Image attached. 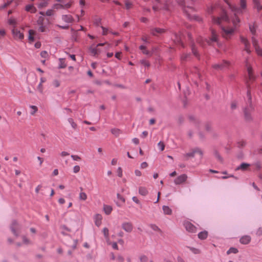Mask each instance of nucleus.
I'll return each instance as SVG.
<instances>
[{
	"instance_id": "6e6552de",
	"label": "nucleus",
	"mask_w": 262,
	"mask_h": 262,
	"mask_svg": "<svg viewBox=\"0 0 262 262\" xmlns=\"http://www.w3.org/2000/svg\"><path fill=\"white\" fill-rule=\"evenodd\" d=\"M252 41L253 46H254L257 54L262 56V49L258 46V41L257 39L255 37H252Z\"/></svg>"
},
{
	"instance_id": "393cba45",
	"label": "nucleus",
	"mask_w": 262,
	"mask_h": 262,
	"mask_svg": "<svg viewBox=\"0 0 262 262\" xmlns=\"http://www.w3.org/2000/svg\"><path fill=\"white\" fill-rule=\"evenodd\" d=\"M37 24L39 26L46 25L45 18L42 16H39L37 20Z\"/></svg>"
},
{
	"instance_id": "6ab92c4d",
	"label": "nucleus",
	"mask_w": 262,
	"mask_h": 262,
	"mask_svg": "<svg viewBox=\"0 0 262 262\" xmlns=\"http://www.w3.org/2000/svg\"><path fill=\"white\" fill-rule=\"evenodd\" d=\"M211 40L212 41L216 42L217 41V35L215 31L212 29H211Z\"/></svg>"
},
{
	"instance_id": "7c9ffc66",
	"label": "nucleus",
	"mask_w": 262,
	"mask_h": 262,
	"mask_svg": "<svg viewBox=\"0 0 262 262\" xmlns=\"http://www.w3.org/2000/svg\"><path fill=\"white\" fill-rule=\"evenodd\" d=\"M79 199L80 200L85 201L87 199V195L85 192H81L79 193Z\"/></svg>"
},
{
	"instance_id": "09e8293b",
	"label": "nucleus",
	"mask_w": 262,
	"mask_h": 262,
	"mask_svg": "<svg viewBox=\"0 0 262 262\" xmlns=\"http://www.w3.org/2000/svg\"><path fill=\"white\" fill-rule=\"evenodd\" d=\"M237 107V103L236 101H234L231 102V108L232 110H235Z\"/></svg>"
},
{
	"instance_id": "e2e57ef3",
	"label": "nucleus",
	"mask_w": 262,
	"mask_h": 262,
	"mask_svg": "<svg viewBox=\"0 0 262 262\" xmlns=\"http://www.w3.org/2000/svg\"><path fill=\"white\" fill-rule=\"evenodd\" d=\"M23 241L24 243L26 244H30V241L26 236H24L23 237Z\"/></svg>"
},
{
	"instance_id": "dca6fc26",
	"label": "nucleus",
	"mask_w": 262,
	"mask_h": 262,
	"mask_svg": "<svg viewBox=\"0 0 262 262\" xmlns=\"http://www.w3.org/2000/svg\"><path fill=\"white\" fill-rule=\"evenodd\" d=\"M250 166V164L246 163H242L239 166H238L237 167H236V170H246L247 168Z\"/></svg>"
},
{
	"instance_id": "37998d69",
	"label": "nucleus",
	"mask_w": 262,
	"mask_h": 262,
	"mask_svg": "<svg viewBox=\"0 0 262 262\" xmlns=\"http://www.w3.org/2000/svg\"><path fill=\"white\" fill-rule=\"evenodd\" d=\"M158 146L159 147V149H160L161 151H163L164 149L165 145L161 141H160V142H159L158 143Z\"/></svg>"
},
{
	"instance_id": "6e6d98bb",
	"label": "nucleus",
	"mask_w": 262,
	"mask_h": 262,
	"mask_svg": "<svg viewBox=\"0 0 262 262\" xmlns=\"http://www.w3.org/2000/svg\"><path fill=\"white\" fill-rule=\"evenodd\" d=\"M53 85L55 87L57 88L60 85V82L57 80H54L53 82Z\"/></svg>"
},
{
	"instance_id": "e433bc0d",
	"label": "nucleus",
	"mask_w": 262,
	"mask_h": 262,
	"mask_svg": "<svg viewBox=\"0 0 262 262\" xmlns=\"http://www.w3.org/2000/svg\"><path fill=\"white\" fill-rule=\"evenodd\" d=\"M89 50L91 54L93 56H95L97 54V50L96 48L91 47Z\"/></svg>"
},
{
	"instance_id": "72a5a7b5",
	"label": "nucleus",
	"mask_w": 262,
	"mask_h": 262,
	"mask_svg": "<svg viewBox=\"0 0 262 262\" xmlns=\"http://www.w3.org/2000/svg\"><path fill=\"white\" fill-rule=\"evenodd\" d=\"M67 66L66 64L64 63L63 59H60V64H59L58 68L59 69H63L66 68Z\"/></svg>"
},
{
	"instance_id": "c85d7f7f",
	"label": "nucleus",
	"mask_w": 262,
	"mask_h": 262,
	"mask_svg": "<svg viewBox=\"0 0 262 262\" xmlns=\"http://www.w3.org/2000/svg\"><path fill=\"white\" fill-rule=\"evenodd\" d=\"M68 121L69 122V123L71 125L73 129H75L77 128V124L74 121V120L72 118H68Z\"/></svg>"
},
{
	"instance_id": "f704fd0d",
	"label": "nucleus",
	"mask_w": 262,
	"mask_h": 262,
	"mask_svg": "<svg viewBox=\"0 0 262 262\" xmlns=\"http://www.w3.org/2000/svg\"><path fill=\"white\" fill-rule=\"evenodd\" d=\"M150 228L154 231L161 232V229L155 224H151L150 225Z\"/></svg>"
},
{
	"instance_id": "f03ea898",
	"label": "nucleus",
	"mask_w": 262,
	"mask_h": 262,
	"mask_svg": "<svg viewBox=\"0 0 262 262\" xmlns=\"http://www.w3.org/2000/svg\"><path fill=\"white\" fill-rule=\"evenodd\" d=\"M246 0H240V7H233L231 8L232 11L234 12V16L232 19V23L235 27H236L240 22L239 18L237 17V14H242L246 9Z\"/></svg>"
},
{
	"instance_id": "2f4dec72",
	"label": "nucleus",
	"mask_w": 262,
	"mask_h": 262,
	"mask_svg": "<svg viewBox=\"0 0 262 262\" xmlns=\"http://www.w3.org/2000/svg\"><path fill=\"white\" fill-rule=\"evenodd\" d=\"M214 155L215 157L217 158V159L220 161L221 162H222L223 161V159L222 157L220 156L219 153L216 150H214L213 152Z\"/></svg>"
},
{
	"instance_id": "58836bf2",
	"label": "nucleus",
	"mask_w": 262,
	"mask_h": 262,
	"mask_svg": "<svg viewBox=\"0 0 262 262\" xmlns=\"http://www.w3.org/2000/svg\"><path fill=\"white\" fill-rule=\"evenodd\" d=\"M238 147L242 148L246 145V142L244 140H240L237 142Z\"/></svg>"
},
{
	"instance_id": "a18cd8bd",
	"label": "nucleus",
	"mask_w": 262,
	"mask_h": 262,
	"mask_svg": "<svg viewBox=\"0 0 262 262\" xmlns=\"http://www.w3.org/2000/svg\"><path fill=\"white\" fill-rule=\"evenodd\" d=\"M103 232L105 238L108 237V229L107 228H104L103 229Z\"/></svg>"
},
{
	"instance_id": "69168bd1",
	"label": "nucleus",
	"mask_w": 262,
	"mask_h": 262,
	"mask_svg": "<svg viewBox=\"0 0 262 262\" xmlns=\"http://www.w3.org/2000/svg\"><path fill=\"white\" fill-rule=\"evenodd\" d=\"M205 129L208 132L210 131L211 129V125L210 124H209V123H207L205 125Z\"/></svg>"
},
{
	"instance_id": "4d7b16f0",
	"label": "nucleus",
	"mask_w": 262,
	"mask_h": 262,
	"mask_svg": "<svg viewBox=\"0 0 262 262\" xmlns=\"http://www.w3.org/2000/svg\"><path fill=\"white\" fill-rule=\"evenodd\" d=\"M46 15L47 16H52L53 15V11L52 9L48 10L46 12Z\"/></svg>"
},
{
	"instance_id": "b1692460",
	"label": "nucleus",
	"mask_w": 262,
	"mask_h": 262,
	"mask_svg": "<svg viewBox=\"0 0 262 262\" xmlns=\"http://www.w3.org/2000/svg\"><path fill=\"white\" fill-rule=\"evenodd\" d=\"M25 9L27 11H31L32 13H34L36 10V8L33 5H27Z\"/></svg>"
},
{
	"instance_id": "0e129e2a",
	"label": "nucleus",
	"mask_w": 262,
	"mask_h": 262,
	"mask_svg": "<svg viewBox=\"0 0 262 262\" xmlns=\"http://www.w3.org/2000/svg\"><path fill=\"white\" fill-rule=\"evenodd\" d=\"M141 63L142 64H143L144 66H146V67H149L150 66V63L146 61V60H142L141 61Z\"/></svg>"
},
{
	"instance_id": "603ef678",
	"label": "nucleus",
	"mask_w": 262,
	"mask_h": 262,
	"mask_svg": "<svg viewBox=\"0 0 262 262\" xmlns=\"http://www.w3.org/2000/svg\"><path fill=\"white\" fill-rule=\"evenodd\" d=\"M80 166L78 165H76L73 168V172L74 173H77L80 171Z\"/></svg>"
},
{
	"instance_id": "bf43d9fd",
	"label": "nucleus",
	"mask_w": 262,
	"mask_h": 262,
	"mask_svg": "<svg viewBox=\"0 0 262 262\" xmlns=\"http://www.w3.org/2000/svg\"><path fill=\"white\" fill-rule=\"evenodd\" d=\"M11 1H8L7 3H5V4H4L2 6H1V8L2 9H4L5 8H6L7 7H8L9 5H10V4L11 3Z\"/></svg>"
},
{
	"instance_id": "ea45409f",
	"label": "nucleus",
	"mask_w": 262,
	"mask_h": 262,
	"mask_svg": "<svg viewBox=\"0 0 262 262\" xmlns=\"http://www.w3.org/2000/svg\"><path fill=\"white\" fill-rule=\"evenodd\" d=\"M249 30L253 35L255 34L256 29L254 26H252V25H249Z\"/></svg>"
},
{
	"instance_id": "39448f33",
	"label": "nucleus",
	"mask_w": 262,
	"mask_h": 262,
	"mask_svg": "<svg viewBox=\"0 0 262 262\" xmlns=\"http://www.w3.org/2000/svg\"><path fill=\"white\" fill-rule=\"evenodd\" d=\"M221 19L226 21H229L228 16L226 12H223L222 15H221V16L220 17H212L213 22L214 24H218V25L220 24Z\"/></svg>"
},
{
	"instance_id": "f3484780",
	"label": "nucleus",
	"mask_w": 262,
	"mask_h": 262,
	"mask_svg": "<svg viewBox=\"0 0 262 262\" xmlns=\"http://www.w3.org/2000/svg\"><path fill=\"white\" fill-rule=\"evenodd\" d=\"M148 190L147 189L144 187H140L139 188V193L145 196L148 194Z\"/></svg>"
},
{
	"instance_id": "680f3d73",
	"label": "nucleus",
	"mask_w": 262,
	"mask_h": 262,
	"mask_svg": "<svg viewBox=\"0 0 262 262\" xmlns=\"http://www.w3.org/2000/svg\"><path fill=\"white\" fill-rule=\"evenodd\" d=\"M256 234L260 236H261L262 235V227H259L257 231H256Z\"/></svg>"
},
{
	"instance_id": "8fccbe9b",
	"label": "nucleus",
	"mask_w": 262,
	"mask_h": 262,
	"mask_svg": "<svg viewBox=\"0 0 262 262\" xmlns=\"http://www.w3.org/2000/svg\"><path fill=\"white\" fill-rule=\"evenodd\" d=\"M117 197L118 199H119L122 202V203H124L125 202V199L122 196H121L119 193H118L117 194Z\"/></svg>"
},
{
	"instance_id": "bb28decb",
	"label": "nucleus",
	"mask_w": 262,
	"mask_h": 262,
	"mask_svg": "<svg viewBox=\"0 0 262 262\" xmlns=\"http://www.w3.org/2000/svg\"><path fill=\"white\" fill-rule=\"evenodd\" d=\"M222 30L223 31V32L225 33V35H230V34H232V33L234 32L233 29H226L224 28H223Z\"/></svg>"
},
{
	"instance_id": "9d476101",
	"label": "nucleus",
	"mask_w": 262,
	"mask_h": 262,
	"mask_svg": "<svg viewBox=\"0 0 262 262\" xmlns=\"http://www.w3.org/2000/svg\"><path fill=\"white\" fill-rule=\"evenodd\" d=\"M246 67H247V70L248 72V77L249 80H253L254 79L255 77L253 74L252 73V68L251 66L248 65V61H246Z\"/></svg>"
},
{
	"instance_id": "ddd939ff",
	"label": "nucleus",
	"mask_w": 262,
	"mask_h": 262,
	"mask_svg": "<svg viewBox=\"0 0 262 262\" xmlns=\"http://www.w3.org/2000/svg\"><path fill=\"white\" fill-rule=\"evenodd\" d=\"M251 237L249 235H245L242 236L240 239L239 242L241 244L246 245L250 243L251 241Z\"/></svg>"
},
{
	"instance_id": "7ed1b4c3",
	"label": "nucleus",
	"mask_w": 262,
	"mask_h": 262,
	"mask_svg": "<svg viewBox=\"0 0 262 262\" xmlns=\"http://www.w3.org/2000/svg\"><path fill=\"white\" fill-rule=\"evenodd\" d=\"M195 154H198L200 156V159H202L203 156V151L199 147H195L191 150L190 152L186 153L184 156L187 157H194Z\"/></svg>"
},
{
	"instance_id": "cd10ccee",
	"label": "nucleus",
	"mask_w": 262,
	"mask_h": 262,
	"mask_svg": "<svg viewBox=\"0 0 262 262\" xmlns=\"http://www.w3.org/2000/svg\"><path fill=\"white\" fill-rule=\"evenodd\" d=\"M190 57V54L184 53L181 57L182 61H184L187 60Z\"/></svg>"
},
{
	"instance_id": "3c124183",
	"label": "nucleus",
	"mask_w": 262,
	"mask_h": 262,
	"mask_svg": "<svg viewBox=\"0 0 262 262\" xmlns=\"http://www.w3.org/2000/svg\"><path fill=\"white\" fill-rule=\"evenodd\" d=\"M245 45V50L248 53H250V50L249 49L250 44L249 42H248L247 43L244 45Z\"/></svg>"
},
{
	"instance_id": "9b49d317",
	"label": "nucleus",
	"mask_w": 262,
	"mask_h": 262,
	"mask_svg": "<svg viewBox=\"0 0 262 262\" xmlns=\"http://www.w3.org/2000/svg\"><path fill=\"white\" fill-rule=\"evenodd\" d=\"M12 32L15 39H19L21 40L24 38V34L17 29H13Z\"/></svg>"
},
{
	"instance_id": "2eb2a0df",
	"label": "nucleus",
	"mask_w": 262,
	"mask_h": 262,
	"mask_svg": "<svg viewBox=\"0 0 262 262\" xmlns=\"http://www.w3.org/2000/svg\"><path fill=\"white\" fill-rule=\"evenodd\" d=\"M164 32V29L158 28L153 29L151 31V33L153 35H157V34H162Z\"/></svg>"
},
{
	"instance_id": "4be33fe9",
	"label": "nucleus",
	"mask_w": 262,
	"mask_h": 262,
	"mask_svg": "<svg viewBox=\"0 0 262 262\" xmlns=\"http://www.w3.org/2000/svg\"><path fill=\"white\" fill-rule=\"evenodd\" d=\"M191 50L193 54L197 58H199L200 55L197 51L196 47L194 43L191 45Z\"/></svg>"
},
{
	"instance_id": "5fc2aeb1",
	"label": "nucleus",
	"mask_w": 262,
	"mask_h": 262,
	"mask_svg": "<svg viewBox=\"0 0 262 262\" xmlns=\"http://www.w3.org/2000/svg\"><path fill=\"white\" fill-rule=\"evenodd\" d=\"M177 2L179 5L183 7V9L185 8V7H184L185 4L184 0H177Z\"/></svg>"
},
{
	"instance_id": "c756f323",
	"label": "nucleus",
	"mask_w": 262,
	"mask_h": 262,
	"mask_svg": "<svg viewBox=\"0 0 262 262\" xmlns=\"http://www.w3.org/2000/svg\"><path fill=\"white\" fill-rule=\"evenodd\" d=\"M111 133L115 136L118 137L120 134L121 131L119 129L115 128L111 129Z\"/></svg>"
},
{
	"instance_id": "a878e982",
	"label": "nucleus",
	"mask_w": 262,
	"mask_h": 262,
	"mask_svg": "<svg viewBox=\"0 0 262 262\" xmlns=\"http://www.w3.org/2000/svg\"><path fill=\"white\" fill-rule=\"evenodd\" d=\"M238 252V250L237 248L234 247H231L229 248V249L227 251V254L228 255L231 254V253H237Z\"/></svg>"
},
{
	"instance_id": "a19ab883",
	"label": "nucleus",
	"mask_w": 262,
	"mask_h": 262,
	"mask_svg": "<svg viewBox=\"0 0 262 262\" xmlns=\"http://www.w3.org/2000/svg\"><path fill=\"white\" fill-rule=\"evenodd\" d=\"M30 107L32 109V111L30 112V114L32 115H33L37 111V107L34 105H30Z\"/></svg>"
},
{
	"instance_id": "de8ad7c7",
	"label": "nucleus",
	"mask_w": 262,
	"mask_h": 262,
	"mask_svg": "<svg viewBox=\"0 0 262 262\" xmlns=\"http://www.w3.org/2000/svg\"><path fill=\"white\" fill-rule=\"evenodd\" d=\"M101 18H96L94 20V24L97 26H99L100 24H101Z\"/></svg>"
},
{
	"instance_id": "13d9d810",
	"label": "nucleus",
	"mask_w": 262,
	"mask_h": 262,
	"mask_svg": "<svg viewBox=\"0 0 262 262\" xmlns=\"http://www.w3.org/2000/svg\"><path fill=\"white\" fill-rule=\"evenodd\" d=\"M125 4L126 9H129L132 6V4L128 1H126Z\"/></svg>"
},
{
	"instance_id": "052dcab7",
	"label": "nucleus",
	"mask_w": 262,
	"mask_h": 262,
	"mask_svg": "<svg viewBox=\"0 0 262 262\" xmlns=\"http://www.w3.org/2000/svg\"><path fill=\"white\" fill-rule=\"evenodd\" d=\"M71 158L74 161H79L80 160V157L77 155H71Z\"/></svg>"
},
{
	"instance_id": "338daca9",
	"label": "nucleus",
	"mask_w": 262,
	"mask_h": 262,
	"mask_svg": "<svg viewBox=\"0 0 262 262\" xmlns=\"http://www.w3.org/2000/svg\"><path fill=\"white\" fill-rule=\"evenodd\" d=\"M118 176L119 177H122V169L121 167H119L118 168Z\"/></svg>"
},
{
	"instance_id": "c03bdc74",
	"label": "nucleus",
	"mask_w": 262,
	"mask_h": 262,
	"mask_svg": "<svg viewBox=\"0 0 262 262\" xmlns=\"http://www.w3.org/2000/svg\"><path fill=\"white\" fill-rule=\"evenodd\" d=\"M140 260L141 262H147L148 261V258L146 256L143 255L140 257Z\"/></svg>"
},
{
	"instance_id": "774afa93",
	"label": "nucleus",
	"mask_w": 262,
	"mask_h": 262,
	"mask_svg": "<svg viewBox=\"0 0 262 262\" xmlns=\"http://www.w3.org/2000/svg\"><path fill=\"white\" fill-rule=\"evenodd\" d=\"M148 164L146 162H143L141 164L140 167L141 168H145L147 167Z\"/></svg>"
},
{
	"instance_id": "49530a36",
	"label": "nucleus",
	"mask_w": 262,
	"mask_h": 262,
	"mask_svg": "<svg viewBox=\"0 0 262 262\" xmlns=\"http://www.w3.org/2000/svg\"><path fill=\"white\" fill-rule=\"evenodd\" d=\"M40 56L42 58H46L48 56V52L46 51H42L40 53Z\"/></svg>"
},
{
	"instance_id": "20e7f679",
	"label": "nucleus",
	"mask_w": 262,
	"mask_h": 262,
	"mask_svg": "<svg viewBox=\"0 0 262 262\" xmlns=\"http://www.w3.org/2000/svg\"><path fill=\"white\" fill-rule=\"evenodd\" d=\"M230 63L226 60H223L221 63L214 64L212 66V68L217 70H223L227 68Z\"/></svg>"
},
{
	"instance_id": "1a4fd4ad",
	"label": "nucleus",
	"mask_w": 262,
	"mask_h": 262,
	"mask_svg": "<svg viewBox=\"0 0 262 262\" xmlns=\"http://www.w3.org/2000/svg\"><path fill=\"white\" fill-rule=\"evenodd\" d=\"M121 226L122 229L127 232H131L133 229V224L130 222H124Z\"/></svg>"
},
{
	"instance_id": "0eeeda50",
	"label": "nucleus",
	"mask_w": 262,
	"mask_h": 262,
	"mask_svg": "<svg viewBox=\"0 0 262 262\" xmlns=\"http://www.w3.org/2000/svg\"><path fill=\"white\" fill-rule=\"evenodd\" d=\"M187 179V176L186 174H182L174 179V183L176 185H180L184 183Z\"/></svg>"
},
{
	"instance_id": "a211bd4d",
	"label": "nucleus",
	"mask_w": 262,
	"mask_h": 262,
	"mask_svg": "<svg viewBox=\"0 0 262 262\" xmlns=\"http://www.w3.org/2000/svg\"><path fill=\"white\" fill-rule=\"evenodd\" d=\"M162 209L165 214H171L172 210L168 206L164 205L162 207Z\"/></svg>"
},
{
	"instance_id": "5701e85b",
	"label": "nucleus",
	"mask_w": 262,
	"mask_h": 262,
	"mask_svg": "<svg viewBox=\"0 0 262 262\" xmlns=\"http://www.w3.org/2000/svg\"><path fill=\"white\" fill-rule=\"evenodd\" d=\"M102 217L100 214H97L95 216V224L97 226H100L101 223Z\"/></svg>"
},
{
	"instance_id": "f257e3e1",
	"label": "nucleus",
	"mask_w": 262,
	"mask_h": 262,
	"mask_svg": "<svg viewBox=\"0 0 262 262\" xmlns=\"http://www.w3.org/2000/svg\"><path fill=\"white\" fill-rule=\"evenodd\" d=\"M248 91L247 93V106L244 108V113L245 119L248 121H250L252 120V118L251 116V113L253 112L254 110V107L252 104V98L251 95V93L250 91V85L248 83V81H247Z\"/></svg>"
},
{
	"instance_id": "aec40b11",
	"label": "nucleus",
	"mask_w": 262,
	"mask_h": 262,
	"mask_svg": "<svg viewBox=\"0 0 262 262\" xmlns=\"http://www.w3.org/2000/svg\"><path fill=\"white\" fill-rule=\"evenodd\" d=\"M112 209V207L111 206L107 205H104L103 206L104 211L107 215H108L111 213Z\"/></svg>"
},
{
	"instance_id": "4c0bfd02",
	"label": "nucleus",
	"mask_w": 262,
	"mask_h": 262,
	"mask_svg": "<svg viewBox=\"0 0 262 262\" xmlns=\"http://www.w3.org/2000/svg\"><path fill=\"white\" fill-rule=\"evenodd\" d=\"M47 26L46 25H40L38 28V31L40 32H45L46 31Z\"/></svg>"
},
{
	"instance_id": "4468645a",
	"label": "nucleus",
	"mask_w": 262,
	"mask_h": 262,
	"mask_svg": "<svg viewBox=\"0 0 262 262\" xmlns=\"http://www.w3.org/2000/svg\"><path fill=\"white\" fill-rule=\"evenodd\" d=\"M62 19L67 23H71L74 21L73 17L70 15H63L62 16Z\"/></svg>"
},
{
	"instance_id": "c9c22d12",
	"label": "nucleus",
	"mask_w": 262,
	"mask_h": 262,
	"mask_svg": "<svg viewBox=\"0 0 262 262\" xmlns=\"http://www.w3.org/2000/svg\"><path fill=\"white\" fill-rule=\"evenodd\" d=\"M53 8L56 9H64V6L61 4H55L53 5Z\"/></svg>"
},
{
	"instance_id": "423d86ee",
	"label": "nucleus",
	"mask_w": 262,
	"mask_h": 262,
	"mask_svg": "<svg viewBox=\"0 0 262 262\" xmlns=\"http://www.w3.org/2000/svg\"><path fill=\"white\" fill-rule=\"evenodd\" d=\"M184 226L186 230L189 232L194 233L196 231V228L190 222H185Z\"/></svg>"
},
{
	"instance_id": "412c9836",
	"label": "nucleus",
	"mask_w": 262,
	"mask_h": 262,
	"mask_svg": "<svg viewBox=\"0 0 262 262\" xmlns=\"http://www.w3.org/2000/svg\"><path fill=\"white\" fill-rule=\"evenodd\" d=\"M208 232L206 231L200 232L198 234V237L201 239H205L207 237Z\"/></svg>"
},
{
	"instance_id": "473e14b6",
	"label": "nucleus",
	"mask_w": 262,
	"mask_h": 262,
	"mask_svg": "<svg viewBox=\"0 0 262 262\" xmlns=\"http://www.w3.org/2000/svg\"><path fill=\"white\" fill-rule=\"evenodd\" d=\"M34 31L32 30H30L29 31V40L31 41H33L34 40V38L33 36V34H34Z\"/></svg>"
},
{
	"instance_id": "864d4df0",
	"label": "nucleus",
	"mask_w": 262,
	"mask_h": 262,
	"mask_svg": "<svg viewBox=\"0 0 262 262\" xmlns=\"http://www.w3.org/2000/svg\"><path fill=\"white\" fill-rule=\"evenodd\" d=\"M240 39H241V42L244 44V45H245L246 43H247L248 42H249V41H248V40L247 39V38L243 37V36H241L240 37Z\"/></svg>"
},
{
	"instance_id": "79ce46f5",
	"label": "nucleus",
	"mask_w": 262,
	"mask_h": 262,
	"mask_svg": "<svg viewBox=\"0 0 262 262\" xmlns=\"http://www.w3.org/2000/svg\"><path fill=\"white\" fill-rule=\"evenodd\" d=\"M189 248L194 254H199L200 253V251L198 249L193 247H189Z\"/></svg>"
},
{
	"instance_id": "f8f14e48",
	"label": "nucleus",
	"mask_w": 262,
	"mask_h": 262,
	"mask_svg": "<svg viewBox=\"0 0 262 262\" xmlns=\"http://www.w3.org/2000/svg\"><path fill=\"white\" fill-rule=\"evenodd\" d=\"M18 226V224L17 222L15 220L13 221L10 228L14 235H15L16 236H18V234L17 233L16 230V229L17 228Z\"/></svg>"
}]
</instances>
